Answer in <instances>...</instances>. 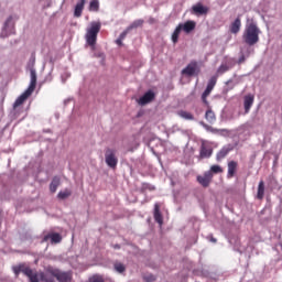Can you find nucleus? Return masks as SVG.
<instances>
[{
	"label": "nucleus",
	"mask_w": 282,
	"mask_h": 282,
	"mask_svg": "<svg viewBox=\"0 0 282 282\" xmlns=\"http://www.w3.org/2000/svg\"><path fill=\"white\" fill-rule=\"evenodd\" d=\"M12 270L15 276H19L22 272L24 276H28L30 282H56L54 279H57L58 282H72L73 276L72 271H61L58 269H47V273L43 271L37 272L25 263L15 265Z\"/></svg>",
	"instance_id": "1"
},
{
	"label": "nucleus",
	"mask_w": 282,
	"mask_h": 282,
	"mask_svg": "<svg viewBox=\"0 0 282 282\" xmlns=\"http://www.w3.org/2000/svg\"><path fill=\"white\" fill-rule=\"evenodd\" d=\"M259 34H261V30H259L257 23L250 22L245 28L242 40L249 46L257 45L259 43Z\"/></svg>",
	"instance_id": "2"
},
{
	"label": "nucleus",
	"mask_w": 282,
	"mask_h": 282,
	"mask_svg": "<svg viewBox=\"0 0 282 282\" xmlns=\"http://www.w3.org/2000/svg\"><path fill=\"white\" fill-rule=\"evenodd\" d=\"M100 22H93L90 28L87 30L86 33V41L90 47L96 45V41H98V33L100 32Z\"/></svg>",
	"instance_id": "3"
},
{
	"label": "nucleus",
	"mask_w": 282,
	"mask_h": 282,
	"mask_svg": "<svg viewBox=\"0 0 282 282\" xmlns=\"http://www.w3.org/2000/svg\"><path fill=\"white\" fill-rule=\"evenodd\" d=\"M105 160H106L107 166H109L110 169H116V166H118L116 150L111 148H107L105 152Z\"/></svg>",
	"instance_id": "4"
},
{
	"label": "nucleus",
	"mask_w": 282,
	"mask_h": 282,
	"mask_svg": "<svg viewBox=\"0 0 282 282\" xmlns=\"http://www.w3.org/2000/svg\"><path fill=\"white\" fill-rule=\"evenodd\" d=\"M183 76H187L191 78V76H197L199 74V65L197 62L192 61L181 73Z\"/></svg>",
	"instance_id": "5"
},
{
	"label": "nucleus",
	"mask_w": 282,
	"mask_h": 282,
	"mask_svg": "<svg viewBox=\"0 0 282 282\" xmlns=\"http://www.w3.org/2000/svg\"><path fill=\"white\" fill-rule=\"evenodd\" d=\"M197 182L204 188H208L210 186V183L213 182V173L212 172H205L204 175H198L197 176Z\"/></svg>",
	"instance_id": "6"
},
{
	"label": "nucleus",
	"mask_w": 282,
	"mask_h": 282,
	"mask_svg": "<svg viewBox=\"0 0 282 282\" xmlns=\"http://www.w3.org/2000/svg\"><path fill=\"white\" fill-rule=\"evenodd\" d=\"M209 10L210 9L208 7H204V4H202V2H198L192 7V12L196 17H206V14H208Z\"/></svg>",
	"instance_id": "7"
},
{
	"label": "nucleus",
	"mask_w": 282,
	"mask_h": 282,
	"mask_svg": "<svg viewBox=\"0 0 282 282\" xmlns=\"http://www.w3.org/2000/svg\"><path fill=\"white\" fill-rule=\"evenodd\" d=\"M155 100V93L153 90H148L139 100V105L144 107V105H149V102H153Z\"/></svg>",
	"instance_id": "8"
},
{
	"label": "nucleus",
	"mask_w": 282,
	"mask_h": 282,
	"mask_svg": "<svg viewBox=\"0 0 282 282\" xmlns=\"http://www.w3.org/2000/svg\"><path fill=\"white\" fill-rule=\"evenodd\" d=\"M160 208H162L160 203H155L154 210H153V217H154V221H156V224H159V226H163L164 217L162 216V212H160Z\"/></svg>",
	"instance_id": "9"
},
{
	"label": "nucleus",
	"mask_w": 282,
	"mask_h": 282,
	"mask_svg": "<svg viewBox=\"0 0 282 282\" xmlns=\"http://www.w3.org/2000/svg\"><path fill=\"white\" fill-rule=\"evenodd\" d=\"M50 239L51 243H61V241H63V237L58 232H51L43 237L44 242L50 241Z\"/></svg>",
	"instance_id": "10"
},
{
	"label": "nucleus",
	"mask_w": 282,
	"mask_h": 282,
	"mask_svg": "<svg viewBox=\"0 0 282 282\" xmlns=\"http://www.w3.org/2000/svg\"><path fill=\"white\" fill-rule=\"evenodd\" d=\"M252 105H254V95H246L243 98L245 113H250Z\"/></svg>",
	"instance_id": "11"
},
{
	"label": "nucleus",
	"mask_w": 282,
	"mask_h": 282,
	"mask_svg": "<svg viewBox=\"0 0 282 282\" xmlns=\"http://www.w3.org/2000/svg\"><path fill=\"white\" fill-rule=\"evenodd\" d=\"M12 28H14V23H12V17H9L7 21L4 22L3 30L1 32V36L4 39V36H8V34L12 33Z\"/></svg>",
	"instance_id": "12"
},
{
	"label": "nucleus",
	"mask_w": 282,
	"mask_h": 282,
	"mask_svg": "<svg viewBox=\"0 0 282 282\" xmlns=\"http://www.w3.org/2000/svg\"><path fill=\"white\" fill-rule=\"evenodd\" d=\"M30 76H31V82L26 91H29V94H34V89H36V70L34 68L30 69Z\"/></svg>",
	"instance_id": "13"
},
{
	"label": "nucleus",
	"mask_w": 282,
	"mask_h": 282,
	"mask_svg": "<svg viewBox=\"0 0 282 282\" xmlns=\"http://www.w3.org/2000/svg\"><path fill=\"white\" fill-rule=\"evenodd\" d=\"M213 155V148L202 144L200 152H199V160L208 159Z\"/></svg>",
	"instance_id": "14"
},
{
	"label": "nucleus",
	"mask_w": 282,
	"mask_h": 282,
	"mask_svg": "<svg viewBox=\"0 0 282 282\" xmlns=\"http://www.w3.org/2000/svg\"><path fill=\"white\" fill-rule=\"evenodd\" d=\"M178 25L181 26V30H183V32H185L186 34H191V32L195 30L197 23H195V21L188 20L184 24L181 23Z\"/></svg>",
	"instance_id": "15"
},
{
	"label": "nucleus",
	"mask_w": 282,
	"mask_h": 282,
	"mask_svg": "<svg viewBox=\"0 0 282 282\" xmlns=\"http://www.w3.org/2000/svg\"><path fill=\"white\" fill-rule=\"evenodd\" d=\"M32 96V93L25 90L20 97H18L13 104V109H18V107H21L23 102L28 99V97Z\"/></svg>",
	"instance_id": "16"
},
{
	"label": "nucleus",
	"mask_w": 282,
	"mask_h": 282,
	"mask_svg": "<svg viewBox=\"0 0 282 282\" xmlns=\"http://www.w3.org/2000/svg\"><path fill=\"white\" fill-rule=\"evenodd\" d=\"M229 30L231 34H239L241 31V18L238 17L236 20L230 24Z\"/></svg>",
	"instance_id": "17"
},
{
	"label": "nucleus",
	"mask_w": 282,
	"mask_h": 282,
	"mask_svg": "<svg viewBox=\"0 0 282 282\" xmlns=\"http://www.w3.org/2000/svg\"><path fill=\"white\" fill-rule=\"evenodd\" d=\"M85 3L87 0H79L75 6L74 17L80 18L83 17V10H85Z\"/></svg>",
	"instance_id": "18"
},
{
	"label": "nucleus",
	"mask_w": 282,
	"mask_h": 282,
	"mask_svg": "<svg viewBox=\"0 0 282 282\" xmlns=\"http://www.w3.org/2000/svg\"><path fill=\"white\" fill-rule=\"evenodd\" d=\"M205 119L207 120V122H209V124H214V122L217 121V117L215 116V111H213V109L210 108V104H208L207 106Z\"/></svg>",
	"instance_id": "19"
},
{
	"label": "nucleus",
	"mask_w": 282,
	"mask_h": 282,
	"mask_svg": "<svg viewBox=\"0 0 282 282\" xmlns=\"http://www.w3.org/2000/svg\"><path fill=\"white\" fill-rule=\"evenodd\" d=\"M238 163L236 161L228 162V172L227 177L231 180V177L237 173Z\"/></svg>",
	"instance_id": "20"
},
{
	"label": "nucleus",
	"mask_w": 282,
	"mask_h": 282,
	"mask_svg": "<svg viewBox=\"0 0 282 282\" xmlns=\"http://www.w3.org/2000/svg\"><path fill=\"white\" fill-rule=\"evenodd\" d=\"M61 186V178L58 176H54L51 184H50V191L51 193H56V189Z\"/></svg>",
	"instance_id": "21"
},
{
	"label": "nucleus",
	"mask_w": 282,
	"mask_h": 282,
	"mask_svg": "<svg viewBox=\"0 0 282 282\" xmlns=\"http://www.w3.org/2000/svg\"><path fill=\"white\" fill-rule=\"evenodd\" d=\"M264 195H265V183H263V181H260L258 185L257 197L258 199H263Z\"/></svg>",
	"instance_id": "22"
},
{
	"label": "nucleus",
	"mask_w": 282,
	"mask_h": 282,
	"mask_svg": "<svg viewBox=\"0 0 282 282\" xmlns=\"http://www.w3.org/2000/svg\"><path fill=\"white\" fill-rule=\"evenodd\" d=\"M228 153H230V149L228 148H223L220 151H218V153L216 154V161L221 162V160H224Z\"/></svg>",
	"instance_id": "23"
},
{
	"label": "nucleus",
	"mask_w": 282,
	"mask_h": 282,
	"mask_svg": "<svg viewBox=\"0 0 282 282\" xmlns=\"http://www.w3.org/2000/svg\"><path fill=\"white\" fill-rule=\"evenodd\" d=\"M88 10L89 12H98L100 10V2L98 0H91Z\"/></svg>",
	"instance_id": "24"
},
{
	"label": "nucleus",
	"mask_w": 282,
	"mask_h": 282,
	"mask_svg": "<svg viewBox=\"0 0 282 282\" xmlns=\"http://www.w3.org/2000/svg\"><path fill=\"white\" fill-rule=\"evenodd\" d=\"M113 268L118 274H124L127 272V267L122 262H115Z\"/></svg>",
	"instance_id": "25"
},
{
	"label": "nucleus",
	"mask_w": 282,
	"mask_h": 282,
	"mask_svg": "<svg viewBox=\"0 0 282 282\" xmlns=\"http://www.w3.org/2000/svg\"><path fill=\"white\" fill-rule=\"evenodd\" d=\"M182 33V26H180V24L176 26V29L174 30L173 34H172V42L173 43H177V41H180V34Z\"/></svg>",
	"instance_id": "26"
},
{
	"label": "nucleus",
	"mask_w": 282,
	"mask_h": 282,
	"mask_svg": "<svg viewBox=\"0 0 282 282\" xmlns=\"http://www.w3.org/2000/svg\"><path fill=\"white\" fill-rule=\"evenodd\" d=\"M142 25H144V20L140 19V20H135L133 21L129 26L128 30H135L138 28H142Z\"/></svg>",
	"instance_id": "27"
},
{
	"label": "nucleus",
	"mask_w": 282,
	"mask_h": 282,
	"mask_svg": "<svg viewBox=\"0 0 282 282\" xmlns=\"http://www.w3.org/2000/svg\"><path fill=\"white\" fill-rule=\"evenodd\" d=\"M212 91H213V89L206 87L205 91H204L203 95H202V100H203L204 105H206V107H208V105H210V104L208 102V99H207V98L210 96V93H212Z\"/></svg>",
	"instance_id": "28"
},
{
	"label": "nucleus",
	"mask_w": 282,
	"mask_h": 282,
	"mask_svg": "<svg viewBox=\"0 0 282 282\" xmlns=\"http://www.w3.org/2000/svg\"><path fill=\"white\" fill-rule=\"evenodd\" d=\"M178 116L183 118L184 120H195V117L193 113L186 111V110H181L178 111Z\"/></svg>",
	"instance_id": "29"
},
{
	"label": "nucleus",
	"mask_w": 282,
	"mask_h": 282,
	"mask_svg": "<svg viewBox=\"0 0 282 282\" xmlns=\"http://www.w3.org/2000/svg\"><path fill=\"white\" fill-rule=\"evenodd\" d=\"M207 173H212V175H217L219 173H224V169L220 165H212Z\"/></svg>",
	"instance_id": "30"
},
{
	"label": "nucleus",
	"mask_w": 282,
	"mask_h": 282,
	"mask_svg": "<svg viewBox=\"0 0 282 282\" xmlns=\"http://www.w3.org/2000/svg\"><path fill=\"white\" fill-rule=\"evenodd\" d=\"M67 197H72V191L70 189H64V191H61L58 194H57V198L58 199H67Z\"/></svg>",
	"instance_id": "31"
},
{
	"label": "nucleus",
	"mask_w": 282,
	"mask_h": 282,
	"mask_svg": "<svg viewBox=\"0 0 282 282\" xmlns=\"http://www.w3.org/2000/svg\"><path fill=\"white\" fill-rule=\"evenodd\" d=\"M215 85H217V76H213L207 84L208 89H215Z\"/></svg>",
	"instance_id": "32"
},
{
	"label": "nucleus",
	"mask_w": 282,
	"mask_h": 282,
	"mask_svg": "<svg viewBox=\"0 0 282 282\" xmlns=\"http://www.w3.org/2000/svg\"><path fill=\"white\" fill-rule=\"evenodd\" d=\"M229 69H230V66L226 64H221L217 69V74H226V72H228Z\"/></svg>",
	"instance_id": "33"
},
{
	"label": "nucleus",
	"mask_w": 282,
	"mask_h": 282,
	"mask_svg": "<svg viewBox=\"0 0 282 282\" xmlns=\"http://www.w3.org/2000/svg\"><path fill=\"white\" fill-rule=\"evenodd\" d=\"M88 282H105V279L100 275H94L88 280Z\"/></svg>",
	"instance_id": "34"
},
{
	"label": "nucleus",
	"mask_w": 282,
	"mask_h": 282,
	"mask_svg": "<svg viewBox=\"0 0 282 282\" xmlns=\"http://www.w3.org/2000/svg\"><path fill=\"white\" fill-rule=\"evenodd\" d=\"M129 32H131V30H129V28H127V29L119 35L120 41H124V39H127V34H129Z\"/></svg>",
	"instance_id": "35"
},
{
	"label": "nucleus",
	"mask_w": 282,
	"mask_h": 282,
	"mask_svg": "<svg viewBox=\"0 0 282 282\" xmlns=\"http://www.w3.org/2000/svg\"><path fill=\"white\" fill-rule=\"evenodd\" d=\"M143 279L145 282H153L155 281V275L149 274V275H145Z\"/></svg>",
	"instance_id": "36"
},
{
	"label": "nucleus",
	"mask_w": 282,
	"mask_h": 282,
	"mask_svg": "<svg viewBox=\"0 0 282 282\" xmlns=\"http://www.w3.org/2000/svg\"><path fill=\"white\" fill-rule=\"evenodd\" d=\"M142 189L143 191H155V187L151 186L150 184H143L142 186Z\"/></svg>",
	"instance_id": "37"
},
{
	"label": "nucleus",
	"mask_w": 282,
	"mask_h": 282,
	"mask_svg": "<svg viewBox=\"0 0 282 282\" xmlns=\"http://www.w3.org/2000/svg\"><path fill=\"white\" fill-rule=\"evenodd\" d=\"M241 63H246V56L245 55L240 56L239 59H238V65H241Z\"/></svg>",
	"instance_id": "38"
},
{
	"label": "nucleus",
	"mask_w": 282,
	"mask_h": 282,
	"mask_svg": "<svg viewBox=\"0 0 282 282\" xmlns=\"http://www.w3.org/2000/svg\"><path fill=\"white\" fill-rule=\"evenodd\" d=\"M122 41H123V40H120V39L118 37V39L116 40L117 45L122 46Z\"/></svg>",
	"instance_id": "39"
},
{
	"label": "nucleus",
	"mask_w": 282,
	"mask_h": 282,
	"mask_svg": "<svg viewBox=\"0 0 282 282\" xmlns=\"http://www.w3.org/2000/svg\"><path fill=\"white\" fill-rule=\"evenodd\" d=\"M210 241L213 242V243H217V239L216 238H210Z\"/></svg>",
	"instance_id": "40"
},
{
	"label": "nucleus",
	"mask_w": 282,
	"mask_h": 282,
	"mask_svg": "<svg viewBox=\"0 0 282 282\" xmlns=\"http://www.w3.org/2000/svg\"><path fill=\"white\" fill-rule=\"evenodd\" d=\"M155 21V19L151 18L150 19V23H153Z\"/></svg>",
	"instance_id": "41"
},
{
	"label": "nucleus",
	"mask_w": 282,
	"mask_h": 282,
	"mask_svg": "<svg viewBox=\"0 0 282 282\" xmlns=\"http://www.w3.org/2000/svg\"><path fill=\"white\" fill-rule=\"evenodd\" d=\"M203 127H205V129H208V124L203 123Z\"/></svg>",
	"instance_id": "42"
},
{
	"label": "nucleus",
	"mask_w": 282,
	"mask_h": 282,
	"mask_svg": "<svg viewBox=\"0 0 282 282\" xmlns=\"http://www.w3.org/2000/svg\"><path fill=\"white\" fill-rule=\"evenodd\" d=\"M116 248H120V246H116Z\"/></svg>",
	"instance_id": "43"
}]
</instances>
